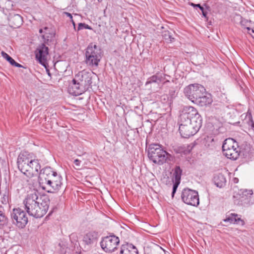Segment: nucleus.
Returning a JSON list of instances; mask_svg holds the SVG:
<instances>
[{
  "label": "nucleus",
  "instance_id": "nucleus-1",
  "mask_svg": "<svg viewBox=\"0 0 254 254\" xmlns=\"http://www.w3.org/2000/svg\"><path fill=\"white\" fill-rule=\"evenodd\" d=\"M50 199L47 196H39L36 192L28 194L23 201L25 209L30 216L41 218L47 212Z\"/></svg>",
  "mask_w": 254,
  "mask_h": 254
},
{
  "label": "nucleus",
  "instance_id": "nucleus-2",
  "mask_svg": "<svg viewBox=\"0 0 254 254\" xmlns=\"http://www.w3.org/2000/svg\"><path fill=\"white\" fill-rule=\"evenodd\" d=\"M38 180L41 187L51 193L58 191L63 184L61 175L50 167H45L41 169Z\"/></svg>",
  "mask_w": 254,
  "mask_h": 254
},
{
  "label": "nucleus",
  "instance_id": "nucleus-3",
  "mask_svg": "<svg viewBox=\"0 0 254 254\" xmlns=\"http://www.w3.org/2000/svg\"><path fill=\"white\" fill-rule=\"evenodd\" d=\"M17 165L19 171L28 177L40 174L41 166L39 160L27 151H22L18 155Z\"/></svg>",
  "mask_w": 254,
  "mask_h": 254
},
{
  "label": "nucleus",
  "instance_id": "nucleus-4",
  "mask_svg": "<svg viewBox=\"0 0 254 254\" xmlns=\"http://www.w3.org/2000/svg\"><path fill=\"white\" fill-rule=\"evenodd\" d=\"M148 156L154 163L162 165L167 161H171L173 157L164 150L158 144H151L148 148Z\"/></svg>",
  "mask_w": 254,
  "mask_h": 254
},
{
  "label": "nucleus",
  "instance_id": "nucleus-5",
  "mask_svg": "<svg viewBox=\"0 0 254 254\" xmlns=\"http://www.w3.org/2000/svg\"><path fill=\"white\" fill-rule=\"evenodd\" d=\"M85 62L90 66H97L102 58L101 50L96 45L90 43L87 47Z\"/></svg>",
  "mask_w": 254,
  "mask_h": 254
},
{
  "label": "nucleus",
  "instance_id": "nucleus-6",
  "mask_svg": "<svg viewBox=\"0 0 254 254\" xmlns=\"http://www.w3.org/2000/svg\"><path fill=\"white\" fill-rule=\"evenodd\" d=\"M239 145L235 140L232 138L226 139L222 145L223 155L227 158L235 160L240 156Z\"/></svg>",
  "mask_w": 254,
  "mask_h": 254
},
{
  "label": "nucleus",
  "instance_id": "nucleus-7",
  "mask_svg": "<svg viewBox=\"0 0 254 254\" xmlns=\"http://www.w3.org/2000/svg\"><path fill=\"white\" fill-rule=\"evenodd\" d=\"M235 204L248 207L254 203V195L252 190H241L233 196Z\"/></svg>",
  "mask_w": 254,
  "mask_h": 254
},
{
  "label": "nucleus",
  "instance_id": "nucleus-8",
  "mask_svg": "<svg viewBox=\"0 0 254 254\" xmlns=\"http://www.w3.org/2000/svg\"><path fill=\"white\" fill-rule=\"evenodd\" d=\"M182 122H190L202 125V118L195 108L192 106H186L183 108L180 116Z\"/></svg>",
  "mask_w": 254,
  "mask_h": 254
},
{
  "label": "nucleus",
  "instance_id": "nucleus-9",
  "mask_svg": "<svg viewBox=\"0 0 254 254\" xmlns=\"http://www.w3.org/2000/svg\"><path fill=\"white\" fill-rule=\"evenodd\" d=\"M205 92L206 89L204 87L197 83L190 84L186 86L184 90L186 97L192 103Z\"/></svg>",
  "mask_w": 254,
  "mask_h": 254
},
{
  "label": "nucleus",
  "instance_id": "nucleus-10",
  "mask_svg": "<svg viewBox=\"0 0 254 254\" xmlns=\"http://www.w3.org/2000/svg\"><path fill=\"white\" fill-rule=\"evenodd\" d=\"M202 125L192 122H182L180 121L179 130L183 138H189L194 135L200 129Z\"/></svg>",
  "mask_w": 254,
  "mask_h": 254
},
{
  "label": "nucleus",
  "instance_id": "nucleus-11",
  "mask_svg": "<svg viewBox=\"0 0 254 254\" xmlns=\"http://www.w3.org/2000/svg\"><path fill=\"white\" fill-rule=\"evenodd\" d=\"M120 243L119 238L114 234L103 237L100 243L102 249L106 253H112L117 249Z\"/></svg>",
  "mask_w": 254,
  "mask_h": 254
},
{
  "label": "nucleus",
  "instance_id": "nucleus-12",
  "mask_svg": "<svg viewBox=\"0 0 254 254\" xmlns=\"http://www.w3.org/2000/svg\"><path fill=\"white\" fill-rule=\"evenodd\" d=\"M10 216L12 223L20 229L24 228L28 222L26 212L20 208L13 209Z\"/></svg>",
  "mask_w": 254,
  "mask_h": 254
},
{
  "label": "nucleus",
  "instance_id": "nucleus-13",
  "mask_svg": "<svg viewBox=\"0 0 254 254\" xmlns=\"http://www.w3.org/2000/svg\"><path fill=\"white\" fill-rule=\"evenodd\" d=\"M181 197L182 200L188 205L196 206L199 203L197 191L189 188L183 190Z\"/></svg>",
  "mask_w": 254,
  "mask_h": 254
},
{
  "label": "nucleus",
  "instance_id": "nucleus-14",
  "mask_svg": "<svg viewBox=\"0 0 254 254\" xmlns=\"http://www.w3.org/2000/svg\"><path fill=\"white\" fill-rule=\"evenodd\" d=\"M86 81V80H71L67 88L68 93L74 96L81 95L87 90V87L83 86V82Z\"/></svg>",
  "mask_w": 254,
  "mask_h": 254
},
{
  "label": "nucleus",
  "instance_id": "nucleus-15",
  "mask_svg": "<svg viewBox=\"0 0 254 254\" xmlns=\"http://www.w3.org/2000/svg\"><path fill=\"white\" fill-rule=\"evenodd\" d=\"M99 236V233L95 231H90L86 233L82 240L84 248L87 250L91 249L97 243Z\"/></svg>",
  "mask_w": 254,
  "mask_h": 254
},
{
  "label": "nucleus",
  "instance_id": "nucleus-16",
  "mask_svg": "<svg viewBox=\"0 0 254 254\" xmlns=\"http://www.w3.org/2000/svg\"><path fill=\"white\" fill-rule=\"evenodd\" d=\"M36 58L42 65L45 66L48 55L49 49L45 44L40 45L36 51Z\"/></svg>",
  "mask_w": 254,
  "mask_h": 254
},
{
  "label": "nucleus",
  "instance_id": "nucleus-17",
  "mask_svg": "<svg viewBox=\"0 0 254 254\" xmlns=\"http://www.w3.org/2000/svg\"><path fill=\"white\" fill-rule=\"evenodd\" d=\"M239 151L240 152V156L249 160L253 155L254 149L250 143L244 142L239 146Z\"/></svg>",
  "mask_w": 254,
  "mask_h": 254
},
{
  "label": "nucleus",
  "instance_id": "nucleus-18",
  "mask_svg": "<svg viewBox=\"0 0 254 254\" xmlns=\"http://www.w3.org/2000/svg\"><path fill=\"white\" fill-rule=\"evenodd\" d=\"M119 254H138V252L132 244L126 243L121 245Z\"/></svg>",
  "mask_w": 254,
  "mask_h": 254
},
{
  "label": "nucleus",
  "instance_id": "nucleus-19",
  "mask_svg": "<svg viewBox=\"0 0 254 254\" xmlns=\"http://www.w3.org/2000/svg\"><path fill=\"white\" fill-rule=\"evenodd\" d=\"M212 102V99L210 95H207L206 92L202 94L201 96L197 98L193 103L197 104L201 107L206 106L210 104Z\"/></svg>",
  "mask_w": 254,
  "mask_h": 254
},
{
  "label": "nucleus",
  "instance_id": "nucleus-20",
  "mask_svg": "<svg viewBox=\"0 0 254 254\" xmlns=\"http://www.w3.org/2000/svg\"><path fill=\"white\" fill-rule=\"evenodd\" d=\"M8 21L10 26L14 28L19 27L23 22L22 17L19 14L10 15Z\"/></svg>",
  "mask_w": 254,
  "mask_h": 254
},
{
  "label": "nucleus",
  "instance_id": "nucleus-21",
  "mask_svg": "<svg viewBox=\"0 0 254 254\" xmlns=\"http://www.w3.org/2000/svg\"><path fill=\"white\" fill-rule=\"evenodd\" d=\"M213 181L215 185L220 188L224 187L226 183V178L222 174H218L214 176Z\"/></svg>",
  "mask_w": 254,
  "mask_h": 254
},
{
  "label": "nucleus",
  "instance_id": "nucleus-22",
  "mask_svg": "<svg viewBox=\"0 0 254 254\" xmlns=\"http://www.w3.org/2000/svg\"><path fill=\"white\" fill-rule=\"evenodd\" d=\"M54 35L55 34L48 27H44V34L42 35V38L45 43L48 44V43L52 40Z\"/></svg>",
  "mask_w": 254,
  "mask_h": 254
},
{
  "label": "nucleus",
  "instance_id": "nucleus-23",
  "mask_svg": "<svg viewBox=\"0 0 254 254\" xmlns=\"http://www.w3.org/2000/svg\"><path fill=\"white\" fill-rule=\"evenodd\" d=\"M238 215L235 213H231V216L227 217L224 219V221L225 222H230V223H238L240 221L243 222V221L238 217Z\"/></svg>",
  "mask_w": 254,
  "mask_h": 254
},
{
  "label": "nucleus",
  "instance_id": "nucleus-24",
  "mask_svg": "<svg viewBox=\"0 0 254 254\" xmlns=\"http://www.w3.org/2000/svg\"><path fill=\"white\" fill-rule=\"evenodd\" d=\"M13 2L10 0H0V8L9 9L12 8Z\"/></svg>",
  "mask_w": 254,
  "mask_h": 254
},
{
  "label": "nucleus",
  "instance_id": "nucleus-25",
  "mask_svg": "<svg viewBox=\"0 0 254 254\" xmlns=\"http://www.w3.org/2000/svg\"><path fill=\"white\" fill-rule=\"evenodd\" d=\"M182 174V170L181 169L180 167L179 166H176L173 174L175 177V181H180Z\"/></svg>",
  "mask_w": 254,
  "mask_h": 254
},
{
  "label": "nucleus",
  "instance_id": "nucleus-26",
  "mask_svg": "<svg viewBox=\"0 0 254 254\" xmlns=\"http://www.w3.org/2000/svg\"><path fill=\"white\" fill-rule=\"evenodd\" d=\"M163 37H164V39L168 42H172L174 38L173 37L172 33L169 31H165L163 32Z\"/></svg>",
  "mask_w": 254,
  "mask_h": 254
},
{
  "label": "nucleus",
  "instance_id": "nucleus-27",
  "mask_svg": "<svg viewBox=\"0 0 254 254\" xmlns=\"http://www.w3.org/2000/svg\"><path fill=\"white\" fill-rule=\"evenodd\" d=\"M241 21L240 24L245 28H246L247 29V31L251 30V28L249 27V23L250 22V21H249L248 20L243 19L241 17H240Z\"/></svg>",
  "mask_w": 254,
  "mask_h": 254
},
{
  "label": "nucleus",
  "instance_id": "nucleus-28",
  "mask_svg": "<svg viewBox=\"0 0 254 254\" xmlns=\"http://www.w3.org/2000/svg\"><path fill=\"white\" fill-rule=\"evenodd\" d=\"M2 56L11 65H13V64H15V61L10 57L7 54L2 51L1 53Z\"/></svg>",
  "mask_w": 254,
  "mask_h": 254
},
{
  "label": "nucleus",
  "instance_id": "nucleus-29",
  "mask_svg": "<svg viewBox=\"0 0 254 254\" xmlns=\"http://www.w3.org/2000/svg\"><path fill=\"white\" fill-rule=\"evenodd\" d=\"M7 218L4 215V214L0 211V224L4 225L7 222Z\"/></svg>",
  "mask_w": 254,
  "mask_h": 254
},
{
  "label": "nucleus",
  "instance_id": "nucleus-30",
  "mask_svg": "<svg viewBox=\"0 0 254 254\" xmlns=\"http://www.w3.org/2000/svg\"><path fill=\"white\" fill-rule=\"evenodd\" d=\"M83 28L87 29H90V30L92 29V28L88 25H87L84 23H79L78 24L77 31H79L81 29H83Z\"/></svg>",
  "mask_w": 254,
  "mask_h": 254
},
{
  "label": "nucleus",
  "instance_id": "nucleus-31",
  "mask_svg": "<svg viewBox=\"0 0 254 254\" xmlns=\"http://www.w3.org/2000/svg\"><path fill=\"white\" fill-rule=\"evenodd\" d=\"M180 181H175V183L173 184V190H172V197H174L176 192V190H177V189L178 187V186L180 184Z\"/></svg>",
  "mask_w": 254,
  "mask_h": 254
},
{
  "label": "nucleus",
  "instance_id": "nucleus-32",
  "mask_svg": "<svg viewBox=\"0 0 254 254\" xmlns=\"http://www.w3.org/2000/svg\"><path fill=\"white\" fill-rule=\"evenodd\" d=\"M80 74L82 78H84L85 79H87L88 78L91 79L92 78V77H90V75L92 74L91 73H88L85 71H82L80 72Z\"/></svg>",
  "mask_w": 254,
  "mask_h": 254
},
{
  "label": "nucleus",
  "instance_id": "nucleus-33",
  "mask_svg": "<svg viewBox=\"0 0 254 254\" xmlns=\"http://www.w3.org/2000/svg\"><path fill=\"white\" fill-rule=\"evenodd\" d=\"M157 80H148L145 83V86L146 89H151V87L149 86L151 84H156Z\"/></svg>",
  "mask_w": 254,
  "mask_h": 254
},
{
  "label": "nucleus",
  "instance_id": "nucleus-34",
  "mask_svg": "<svg viewBox=\"0 0 254 254\" xmlns=\"http://www.w3.org/2000/svg\"><path fill=\"white\" fill-rule=\"evenodd\" d=\"M248 118L249 119V124L251 125V128L253 130H254V122L252 119V116L251 114L247 115Z\"/></svg>",
  "mask_w": 254,
  "mask_h": 254
},
{
  "label": "nucleus",
  "instance_id": "nucleus-35",
  "mask_svg": "<svg viewBox=\"0 0 254 254\" xmlns=\"http://www.w3.org/2000/svg\"><path fill=\"white\" fill-rule=\"evenodd\" d=\"M91 80H86V82H83V86L87 87V90L91 87Z\"/></svg>",
  "mask_w": 254,
  "mask_h": 254
},
{
  "label": "nucleus",
  "instance_id": "nucleus-36",
  "mask_svg": "<svg viewBox=\"0 0 254 254\" xmlns=\"http://www.w3.org/2000/svg\"><path fill=\"white\" fill-rule=\"evenodd\" d=\"M3 200H2V203L6 204L8 202V196L4 194L3 196Z\"/></svg>",
  "mask_w": 254,
  "mask_h": 254
},
{
  "label": "nucleus",
  "instance_id": "nucleus-37",
  "mask_svg": "<svg viewBox=\"0 0 254 254\" xmlns=\"http://www.w3.org/2000/svg\"><path fill=\"white\" fill-rule=\"evenodd\" d=\"M81 161L76 159L74 160V164L77 166H79L80 165Z\"/></svg>",
  "mask_w": 254,
  "mask_h": 254
},
{
  "label": "nucleus",
  "instance_id": "nucleus-38",
  "mask_svg": "<svg viewBox=\"0 0 254 254\" xmlns=\"http://www.w3.org/2000/svg\"><path fill=\"white\" fill-rule=\"evenodd\" d=\"M189 147H190V146H188V150H181V151H183L184 152L185 154H188V153H189L190 152V150L192 149V147H191L190 149L189 148Z\"/></svg>",
  "mask_w": 254,
  "mask_h": 254
},
{
  "label": "nucleus",
  "instance_id": "nucleus-39",
  "mask_svg": "<svg viewBox=\"0 0 254 254\" xmlns=\"http://www.w3.org/2000/svg\"><path fill=\"white\" fill-rule=\"evenodd\" d=\"M12 65H14L15 66L18 67H23V66L22 65L16 63V62H15V64H13Z\"/></svg>",
  "mask_w": 254,
  "mask_h": 254
},
{
  "label": "nucleus",
  "instance_id": "nucleus-40",
  "mask_svg": "<svg viewBox=\"0 0 254 254\" xmlns=\"http://www.w3.org/2000/svg\"><path fill=\"white\" fill-rule=\"evenodd\" d=\"M190 5H192L194 7H200V4H194V3H191Z\"/></svg>",
  "mask_w": 254,
  "mask_h": 254
},
{
  "label": "nucleus",
  "instance_id": "nucleus-41",
  "mask_svg": "<svg viewBox=\"0 0 254 254\" xmlns=\"http://www.w3.org/2000/svg\"><path fill=\"white\" fill-rule=\"evenodd\" d=\"M65 14L67 16L69 17L70 18V19H72V15L70 13L65 12Z\"/></svg>",
  "mask_w": 254,
  "mask_h": 254
},
{
  "label": "nucleus",
  "instance_id": "nucleus-42",
  "mask_svg": "<svg viewBox=\"0 0 254 254\" xmlns=\"http://www.w3.org/2000/svg\"><path fill=\"white\" fill-rule=\"evenodd\" d=\"M202 15L204 17H206L207 12L204 10L202 12Z\"/></svg>",
  "mask_w": 254,
  "mask_h": 254
},
{
  "label": "nucleus",
  "instance_id": "nucleus-43",
  "mask_svg": "<svg viewBox=\"0 0 254 254\" xmlns=\"http://www.w3.org/2000/svg\"><path fill=\"white\" fill-rule=\"evenodd\" d=\"M238 181H239V180H238V178H234V182L235 183H237L238 182Z\"/></svg>",
  "mask_w": 254,
  "mask_h": 254
},
{
  "label": "nucleus",
  "instance_id": "nucleus-44",
  "mask_svg": "<svg viewBox=\"0 0 254 254\" xmlns=\"http://www.w3.org/2000/svg\"><path fill=\"white\" fill-rule=\"evenodd\" d=\"M247 32L249 33L250 34H251L252 35V36L253 37V38H254V33L252 34L251 32H250V31H247Z\"/></svg>",
  "mask_w": 254,
  "mask_h": 254
},
{
  "label": "nucleus",
  "instance_id": "nucleus-45",
  "mask_svg": "<svg viewBox=\"0 0 254 254\" xmlns=\"http://www.w3.org/2000/svg\"><path fill=\"white\" fill-rule=\"evenodd\" d=\"M199 8L202 12L204 10V8L201 5H200V7H199Z\"/></svg>",
  "mask_w": 254,
  "mask_h": 254
},
{
  "label": "nucleus",
  "instance_id": "nucleus-46",
  "mask_svg": "<svg viewBox=\"0 0 254 254\" xmlns=\"http://www.w3.org/2000/svg\"><path fill=\"white\" fill-rule=\"evenodd\" d=\"M71 21L72 22V23L73 24V26H74V27L75 28V22H74L73 20L72 19H71Z\"/></svg>",
  "mask_w": 254,
  "mask_h": 254
},
{
  "label": "nucleus",
  "instance_id": "nucleus-47",
  "mask_svg": "<svg viewBox=\"0 0 254 254\" xmlns=\"http://www.w3.org/2000/svg\"><path fill=\"white\" fill-rule=\"evenodd\" d=\"M154 77H155V79H160V77H158L156 75H155V76H152L153 79Z\"/></svg>",
  "mask_w": 254,
  "mask_h": 254
},
{
  "label": "nucleus",
  "instance_id": "nucleus-48",
  "mask_svg": "<svg viewBox=\"0 0 254 254\" xmlns=\"http://www.w3.org/2000/svg\"><path fill=\"white\" fill-rule=\"evenodd\" d=\"M44 29H40L39 30V32H40V33H42L43 32H44Z\"/></svg>",
  "mask_w": 254,
  "mask_h": 254
},
{
  "label": "nucleus",
  "instance_id": "nucleus-49",
  "mask_svg": "<svg viewBox=\"0 0 254 254\" xmlns=\"http://www.w3.org/2000/svg\"><path fill=\"white\" fill-rule=\"evenodd\" d=\"M250 32H251L252 34H254V29H251Z\"/></svg>",
  "mask_w": 254,
  "mask_h": 254
},
{
  "label": "nucleus",
  "instance_id": "nucleus-50",
  "mask_svg": "<svg viewBox=\"0 0 254 254\" xmlns=\"http://www.w3.org/2000/svg\"><path fill=\"white\" fill-rule=\"evenodd\" d=\"M53 210L49 212V214H48V215H51V214L53 213Z\"/></svg>",
  "mask_w": 254,
  "mask_h": 254
},
{
  "label": "nucleus",
  "instance_id": "nucleus-51",
  "mask_svg": "<svg viewBox=\"0 0 254 254\" xmlns=\"http://www.w3.org/2000/svg\"><path fill=\"white\" fill-rule=\"evenodd\" d=\"M99 1H101L102 0H98Z\"/></svg>",
  "mask_w": 254,
  "mask_h": 254
}]
</instances>
